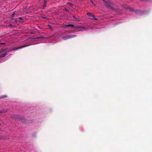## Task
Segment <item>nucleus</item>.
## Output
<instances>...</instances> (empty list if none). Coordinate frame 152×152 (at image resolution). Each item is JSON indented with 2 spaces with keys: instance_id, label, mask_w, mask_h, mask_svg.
<instances>
[{
  "instance_id": "f3484780",
  "label": "nucleus",
  "mask_w": 152,
  "mask_h": 152,
  "mask_svg": "<svg viewBox=\"0 0 152 152\" xmlns=\"http://www.w3.org/2000/svg\"><path fill=\"white\" fill-rule=\"evenodd\" d=\"M81 28L83 29H86V27L85 26H81Z\"/></svg>"
},
{
  "instance_id": "0eeeda50",
  "label": "nucleus",
  "mask_w": 152,
  "mask_h": 152,
  "mask_svg": "<svg viewBox=\"0 0 152 152\" xmlns=\"http://www.w3.org/2000/svg\"><path fill=\"white\" fill-rule=\"evenodd\" d=\"M91 16L92 17V18L91 19L92 20H97V18H96V16L94 14H93Z\"/></svg>"
},
{
  "instance_id": "412c9836",
  "label": "nucleus",
  "mask_w": 152,
  "mask_h": 152,
  "mask_svg": "<svg viewBox=\"0 0 152 152\" xmlns=\"http://www.w3.org/2000/svg\"><path fill=\"white\" fill-rule=\"evenodd\" d=\"M91 0V2L92 3V4H93V5H94V2L92 1V0Z\"/></svg>"
},
{
  "instance_id": "9d476101",
  "label": "nucleus",
  "mask_w": 152,
  "mask_h": 152,
  "mask_svg": "<svg viewBox=\"0 0 152 152\" xmlns=\"http://www.w3.org/2000/svg\"><path fill=\"white\" fill-rule=\"evenodd\" d=\"M15 15V12H14L13 13L12 15H11V20H12L13 19V18L14 17Z\"/></svg>"
},
{
  "instance_id": "39448f33",
  "label": "nucleus",
  "mask_w": 152,
  "mask_h": 152,
  "mask_svg": "<svg viewBox=\"0 0 152 152\" xmlns=\"http://www.w3.org/2000/svg\"><path fill=\"white\" fill-rule=\"evenodd\" d=\"M65 27H71L72 28H75L74 26L72 24H69L67 25H65L64 26Z\"/></svg>"
},
{
  "instance_id": "f03ea898",
  "label": "nucleus",
  "mask_w": 152,
  "mask_h": 152,
  "mask_svg": "<svg viewBox=\"0 0 152 152\" xmlns=\"http://www.w3.org/2000/svg\"><path fill=\"white\" fill-rule=\"evenodd\" d=\"M76 37V35H70L64 36L63 37L64 40H66L72 38Z\"/></svg>"
},
{
  "instance_id": "7ed1b4c3",
  "label": "nucleus",
  "mask_w": 152,
  "mask_h": 152,
  "mask_svg": "<svg viewBox=\"0 0 152 152\" xmlns=\"http://www.w3.org/2000/svg\"><path fill=\"white\" fill-rule=\"evenodd\" d=\"M30 45V44H29V45H23V46H19V47H18L17 48H15V49H13V50H18V49H20L22 48H25V47H26L29 46Z\"/></svg>"
},
{
  "instance_id": "393cba45",
  "label": "nucleus",
  "mask_w": 152,
  "mask_h": 152,
  "mask_svg": "<svg viewBox=\"0 0 152 152\" xmlns=\"http://www.w3.org/2000/svg\"><path fill=\"white\" fill-rule=\"evenodd\" d=\"M69 1V0H68Z\"/></svg>"
},
{
  "instance_id": "20e7f679",
  "label": "nucleus",
  "mask_w": 152,
  "mask_h": 152,
  "mask_svg": "<svg viewBox=\"0 0 152 152\" xmlns=\"http://www.w3.org/2000/svg\"><path fill=\"white\" fill-rule=\"evenodd\" d=\"M43 5L42 6L41 8L42 9H44L47 7V3L43 2Z\"/></svg>"
},
{
  "instance_id": "5701e85b",
  "label": "nucleus",
  "mask_w": 152,
  "mask_h": 152,
  "mask_svg": "<svg viewBox=\"0 0 152 152\" xmlns=\"http://www.w3.org/2000/svg\"><path fill=\"white\" fill-rule=\"evenodd\" d=\"M0 44L4 45L5 44V43L4 42H2V43H0Z\"/></svg>"
},
{
  "instance_id": "423d86ee",
  "label": "nucleus",
  "mask_w": 152,
  "mask_h": 152,
  "mask_svg": "<svg viewBox=\"0 0 152 152\" xmlns=\"http://www.w3.org/2000/svg\"><path fill=\"white\" fill-rule=\"evenodd\" d=\"M7 54V53H6L3 54L1 55H0V59L3 57H5Z\"/></svg>"
},
{
  "instance_id": "4be33fe9",
  "label": "nucleus",
  "mask_w": 152,
  "mask_h": 152,
  "mask_svg": "<svg viewBox=\"0 0 152 152\" xmlns=\"http://www.w3.org/2000/svg\"><path fill=\"white\" fill-rule=\"evenodd\" d=\"M4 112V110H0V113H3Z\"/></svg>"
},
{
  "instance_id": "1a4fd4ad",
  "label": "nucleus",
  "mask_w": 152,
  "mask_h": 152,
  "mask_svg": "<svg viewBox=\"0 0 152 152\" xmlns=\"http://www.w3.org/2000/svg\"><path fill=\"white\" fill-rule=\"evenodd\" d=\"M7 96L6 95H4L0 96V99L7 97Z\"/></svg>"
},
{
  "instance_id": "b1692460",
  "label": "nucleus",
  "mask_w": 152,
  "mask_h": 152,
  "mask_svg": "<svg viewBox=\"0 0 152 152\" xmlns=\"http://www.w3.org/2000/svg\"><path fill=\"white\" fill-rule=\"evenodd\" d=\"M65 10L66 11H67V12H69V10H67V9H65Z\"/></svg>"
},
{
  "instance_id": "a211bd4d",
  "label": "nucleus",
  "mask_w": 152,
  "mask_h": 152,
  "mask_svg": "<svg viewBox=\"0 0 152 152\" xmlns=\"http://www.w3.org/2000/svg\"><path fill=\"white\" fill-rule=\"evenodd\" d=\"M129 10L131 11H134V9L133 8L129 7Z\"/></svg>"
},
{
  "instance_id": "6e6552de",
  "label": "nucleus",
  "mask_w": 152,
  "mask_h": 152,
  "mask_svg": "<svg viewBox=\"0 0 152 152\" xmlns=\"http://www.w3.org/2000/svg\"><path fill=\"white\" fill-rule=\"evenodd\" d=\"M20 117V116L18 115H15L14 116V118L15 119L18 120V118Z\"/></svg>"
},
{
  "instance_id": "aec40b11",
  "label": "nucleus",
  "mask_w": 152,
  "mask_h": 152,
  "mask_svg": "<svg viewBox=\"0 0 152 152\" xmlns=\"http://www.w3.org/2000/svg\"><path fill=\"white\" fill-rule=\"evenodd\" d=\"M48 1V0H44L43 2L47 3Z\"/></svg>"
},
{
  "instance_id": "2eb2a0df",
  "label": "nucleus",
  "mask_w": 152,
  "mask_h": 152,
  "mask_svg": "<svg viewBox=\"0 0 152 152\" xmlns=\"http://www.w3.org/2000/svg\"><path fill=\"white\" fill-rule=\"evenodd\" d=\"M75 28H81V26H75Z\"/></svg>"
},
{
  "instance_id": "ddd939ff",
  "label": "nucleus",
  "mask_w": 152,
  "mask_h": 152,
  "mask_svg": "<svg viewBox=\"0 0 152 152\" xmlns=\"http://www.w3.org/2000/svg\"><path fill=\"white\" fill-rule=\"evenodd\" d=\"M7 49H1L0 50V53L1 52H4L5 50H6Z\"/></svg>"
},
{
  "instance_id": "6ab92c4d",
  "label": "nucleus",
  "mask_w": 152,
  "mask_h": 152,
  "mask_svg": "<svg viewBox=\"0 0 152 152\" xmlns=\"http://www.w3.org/2000/svg\"><path fill=\"white\" fill-rule=\"evenodd\" d=\"M9 26L10 27H13V25L12 24H10Z\"/></svg>"
},
{
  "instance_id": "f8f14e48",
  "label": "nucleus",
  "mask_w": 152,
  "mask_h": 152,
  "mask_svg": "<svg viewBox=\"0 0 152 152\" xmlns=\"http://www.w3.org/2000/svg\"><path fill=\"white\" fill-rule=\"evenodd\" d=\"M93 14L91 12H88L87 13V15H88L91 16L93 15Z\"/></svg>"
},
{
  "instance_id": "f257e3e1",
  "label": "nucleus",
  "mask_w": 152,
  "mask_h": 152,
  "mask_svg": "<svg viewBox=\"0 0 152 152\" xmlns=\"http://www.w3.org/2000/svg\"><path fill=\"white\" fill-rule=\"evenodd\" d=\"M103 1L105 3L104 4L107 7H109L113 10H115V8L113 7L114 4L109 1H106L105 0H103Z\"/></svg>"
},
{
  "instance_id": "4468645a",
  "label": "nucleus",
  "mask_w": 152,
  "mask_h": 152,
  "mask_svg": "<svg viewBox=\"0 0 152 152\" xmlns=\"http://www.w3.org/2000/svg\"><path fill=\"white\" fill-rule=\"evenodd\" d=\"M41 17L43 18H44V19H48V18L46 17L45 15H42L41 16Z\"/></svg>"
},
{
  "instance_id": "dca6fc26",
  "label": "nucleus",
  "mask_w": 152,
  "mask_h": 152,
  "mask_svg": "<svg viewBox=\"0 0 152 152\" xmlns=\"http://www.w3.org/2000/svg\"><path fill=\"white\" fill-rule=\"evenodd\" d=\"M73 19H74V20H78V19L77 18L74 16H73Z\"/></svg>"
},
{
  "instance_id": "9b49d317",
  "label": "nucleus",
  "mask_w": 152,
  "mask_h": 152,
  "mask_svg": "<svg viewBox=\"0 0 152 152\" xmlns=\"http://www.w3.org/2000/svg\"><path fill=\"white\" fill-rule=\"evenodd\" d=\"M17 19H19V20H18L19 21L21 22H23V21H22L23 19L21 17H19L17 18Z\"/></svg>"
}]
</instances>
